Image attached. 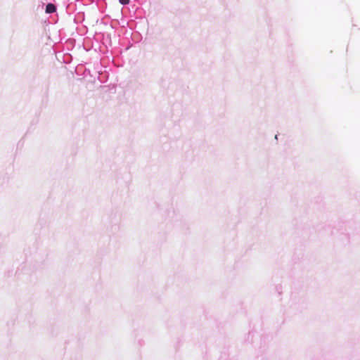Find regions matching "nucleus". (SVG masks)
Instances as JSON below:
<instances>
[{"label":"nucleus","mask_w":360,"mask_h":360,"mask_svg":"<svg viewBox=\"0 0 360 360\" xmlns=\"http://www.w3.org/2000/svg\"><path fill=\"white\" fill-rule=\"evenodd\" d=\"M56 11V6L50 3V4H48L46 6V9H45V12L48 14H51V13H53Z\"/></svg>","instance_id":"nucleus-1"},{"label":"nucleus","mask_w":360,"mask_h":360,"mask_svg":"<svg viewBox=\"0 0 360 360\" xmlns=\"http://www.w3.org/2000/svg\"><path fill=\"white\" fill-rule=\"evenodd\" d=\"M119 2L122 5H127L129 3V0H119Z\"/></svg>","instance_id":"nucleus-2"}]
</instances>
